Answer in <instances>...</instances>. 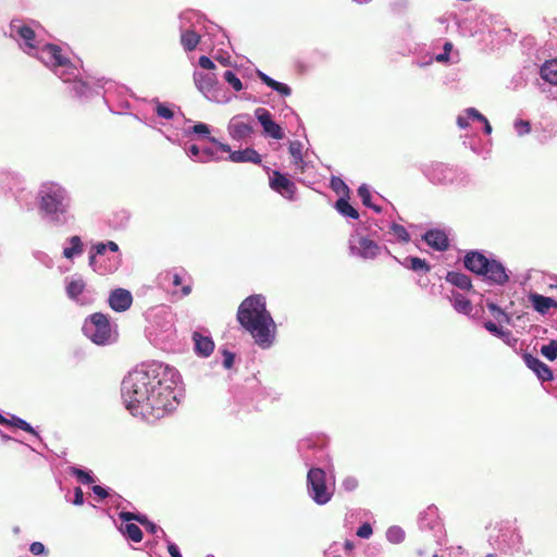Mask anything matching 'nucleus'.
<instances>
[{"mask_svg":"<svg viewBox=\"0 0 557 557\" xmlns=\"http://www.w3.org/2000/svg\"><path fill=\"white\" fill-rule=\"evenodd\" d=\"M450 301L455 310L460 313L469 314L472 311L471 301L460 293L453 292L450 296Z\"/></svg>","mask_w":557,"mask_h":557,"instance_id":"nucleus-23","label":"nucleus"},{"mask_svg":"<svg viewBox=\"0 0 557 557\" xmlns=\"http://www.w3.org/2000/svg\"><path fill=\"white\" fill-rule=\"evenodd\" d=\"M357 193H358V196L361 198L362 203L366 207L372 208L377 213H380L382 211L381 207L375 206L371 202V193L364 184L359 186Z\"/></svg>","mask_w":557,"mask_h":557,"instance_id":"nucleus-31","label":"nucleus"},{"mask_svg":"<svg viewBox=\"0 0 557 557\" xmlns=\"http://www.w3.org/2000/svg\"><path fill=\"white\" fill-rule=\"evenodd\" d=\"M523 361L528 366V368L533 370L536 373L537 377L540 380H542L543 382L553 380L552 370L549 369V367L547 364L542 362L539 358L527 352L523 355Z\"/></svg>","mask_w":557,"mask_h":557,"instance_id":"nucleus-11","label":"nucleus"},{"mask_svg":"<svg viewBox=\"0 0 557 557\" xmlns=\"http://www.w3.org/2000/svg\"><path fill=\"white\" fill-rule=\"evenodd\" d=\"M223 366L226 368V369H230L232 368L233 363H234V354L227 351V350H224L223 351Z\"/></svg>","mask_w":557,"mask_h":557,"instance_id":"nucleus-50","label":"nucleus"},{"mask_svg":"<svg viewBox=\"0 0 557 557\" xmlns=\"http://www.w3.org/2000/svg\"><path fill=\"white\" fill-rule=\"evenodd\" d=\"M230 160L235 163L251 162L253 164L261 163L260 154L253 148H246L244 150H236L231 152Z\"/></svg>","mask_w":557,"mask_h":557,"instance_id":"nucleus-17","label":"nucleus"},{"mask_svg":"<svg viewBox=\"0 0 557 557\" xmlns=\"http://www.w3.org/2000/svg\"><path fill=\"white\" fill-rule=\"evenodd\" d=\"M200 41V36L194 30H186L181 36V44L186 51H193L196 49Z\"/></svg>","mask_w":557,"mask_h":557,"instance_id":"nucleus-27","label":"nucleus"},{"mask_svg":"<svg viewBox=\"0 0 557 557\" xmlns=\"http://www.w3.org/2000/svg\"><path fill=\"white\" fill-rule=\"evenodd\" d=\"M193 341L195 343V352L197 355L201 357H209L213 352L214 343L210 337L195 332L193 334Z\"/></svg>","mask_w":557,"mask_h":557,"instance_id":"nucleus-16","label":"nucleus"},{"mask_svg":"<svg viewBox=\"0 0 557 557\" xmlns=\"http://www.w3.org/2000/svg\"><path fill=\"white\" fill-rule=\"evenodd\" d=\"M236 318L259 347L265 349L272 346L276 324L267 310L264 296L258 294L245 298L238 307Z\"/></svg>","mask_w":557,"mask_h":557,"instance_id":"nucleus-1","label":"nucleus"},{"mask_svg":"<svg viewBox=\"0 0 557 557\" xmlns=\"http://www.w3.org/2000/svg\"><path fill=\"white\" fill-rule=\"evenodd\" d=\"M174 403L173 389L157 379V383L152 384L145 403L139 406L137 416L145 419H160L174 408Z\"/></svg>","mask_w":557,"mask_h":557,"instance_id":"nucleus-3","label":"nucleus"},{"mask_svg":"<svg viewBox=\"0 0 557 557\" xmlns=\"http://www.w3.org/2000/svg\"><path fill=\"white\" fill-rule=\"evenodd\" d=\"M387 537L393 542H399L404 537V533L398 528H391L387 531Z\"/></svg>","mask_w":557,"mask_h":557,"instance_id":"nucleus-45","label":"nucleus"},{"mask_svg":"<svg viewBox=\"0 0 557 557\" xmlns=\"http://www.w3.org/2000/svg\"><path fill=\"white\" fill-rule=\"evenodd\" d=\"M445 278L448 283H450L451 285H454L462 290H470L472 288V283H471L470 277L463 273L449 271L446 274Z\"/></svg>","mask_w":557,"mask_h":557,"instance_id":"nucleus-22","label":"nucleus"},{"mask_svg":"<svg viewBox=\"0 0 557 557\" xmlns=\"http://www.w3.org/2000/svg\"><path fill=\"white\" fill-rule=\"evenodd\" d=\"M302 148L304 146L299 140H293L289 143L288 151L296 165L304 163Z\"/></svg>","mask_w":557,"mask_h":557,"instance_id":"nucleus-30","label":"nucleus"},{"mask_svg":"<svg viewBox=\"0 0 557 557\" xmlns=\"http://www.w3.org/2000/svg\"><path fill=\"white\" fill-rule=\"evenodd\" d=\"M143 525L146 527L147 530L151 533H156L159 529L153 522L149 521L148 519H147L146 523Z\"/></svg>","mask_w":557,"mask_h":557,"instance_id":"nucleus-59","label":"nucleus"},{"mask_svg":"<svg viewBox=\"0 0 557 557\" xmlns=\"http://www.w3.org/2000/svg\"><path fill=\"white\" fill-rule=\"evenodd\" d=\"M85 335L97 345L110 343L112 337V326L108 315L96 312L86 319L84 324Z\"/></svg>","mask_w":557,"mask_h":557,"instance_id":"nucleus-5","label":"nucleus"},{"mask_svg":"<svg viewBox=\"0 0 557 557\" xmlns=\"http://www.w3.org/2000/svg\"><path fill=\"white\" fill-rule=\"evenodd\" d=\"M123 532L129 540L135 543H139L143 540V531L135 523H126Z\"/></svg>","mask_w":557,"mask_h":557,"instance_id":"nucleus-32","label":"nucleus"},{"mask_svg":"<svg viewBox=\"0 0 557 557\" xmlns=\"http://www.w3.org/2000/svg\"><path fill=\"white\" fill-rule=\"evenodd\" d=\"M119 516H120L121 520L126 521V522L135 520V521L139 522L140 524H145L147 521L146 516L137 515V513L129 512V511H122V512H120Z\"/></svg>","mask_w":557,"mask_h":557,"instance_id":"nucleus-39","label":"nucleus"},{"mask_svg":"<svg viewBox=\"0 0 557 557\" xmlns=\"http://www.w3.org/2000/svg\"><path fill=\"white\" fill-rule=\"evenodd\" d=\"M85 282L82 278L71 281L66 286V294L71 299H77L85 289Z\"/></svg>","mask_w":557,"mask_h":557,"instance_id":"nucleus-29","label":"nucleus"},{"mask_svg":"<svg viewBox=\"0 0 557 557\" xmlns=\"http://www.w3.org/2000/svg\"><path fill=\"white\" fill-rule=\"evenodd\" d=\"M465 268L486 280L497 284L505 285L509 276L505 267L495 259H488L479 251H469L463 259Z\"/></svg>","mask_w":557,"mask_h":557,"instance_id":"nucleus-4","label":"nucleus"},{"mask_svg":"<svg viewBox=\"0 0 557 557\" xmlns=\"http://www.w3.org/2000/svg\"><path fill=\"white\" fill-rule=\"evenodd\" d=\"M541 354L549 361H554L557 358V342L550 341L547 345H543Z\"/></svg>","mask_w":557,"mask_h":557,"instance_id":"nucleus-36","label":"nucleus"},{"mask_svg":"<svg viewBox=\"0 0 557 557\" xmlns=\"http://www.w3.org/2000/svg\"><path fill=\"white\" fill-rule=\"evenodd\" d=\"M156 112L158 116L163 117L165 120H171L174 116L173 111L163 103H158Z\"/></svg>","mask_w":557,"mask_h":557,"instance_id":"nucleus-41","label":"nucleus"},{"mask_svg":"<svg viewBox=\"0 0 557 557\" xmlns=\"http://www.w3.org/2000/svg\"><path fill=\"white\" fill-rule=\"evenodd\" d=\"M487 308L492 313H497L498 315L505 317L506 321H509V317L504 312L502 308H499L496 304L490 302L487 304Z\"/></svg>","mask_w":557,"mask_h":557,"instance_id":"nucleus-51","label":"nucleus"},{"mask_svg":"<svg viewBox=\"0 0 557 557\" xmlns=\"http://www.w3.org/2000/svg\"><path fill=\"white\" fill-rule=\"evenodd\" d=\"M335 209L344 216L357 220L359 218L358 211L349 203L348 197H341L335 202Z\"/></svg>","mask_w":557,"mask_h":557,"instance_id":"nucleus-25","label":"nucleus"},{"mask_svg":"<svg viewBox=\"0 0 557 557\" xmlns=\"http://www.w3.org/2000/svg\"><path fill=\"white\" fill-rule=\"evenodd\" d=\"M381 252L380 246L368 237L359 239L358 255L364 259H374Z\"/></svg>","mask_w":557,"mask_h":557,"instance_id":"nucleus-18","label":"nucleus"},{"mask_svg":"<svg viewBox=\"0 0 557 557\" xmlns=\"http://www.w3.org/2000/svg\"><path fill=\"white\" fill-rule=\"evenodd\" d=\"M73 503L77 506H81L84 504V493L81 487H76L74 491V500Z\"/></svg>","mask_w":557,"mask_h":557,"instance_id":"nucleus-53","label":"nucleus"},{"mask_svg":"<svg viewBox=\"0 0 557 557\" xmlns=\"http://www.w3.org/2000/svg\"><path fill=\"white\" fill-rule=\"evenodd\" d=\"M308 492L312 499L319 504H326L332 493L326 487V473L321 468H311L307 474Z\"/></svg>","mask_w":557,"mask_h":557,"instance_id":"nucleus-7","label":"nucleus"},{"mask_svg":"<svg viewBox=\"0 0 557 557\" xmlns=\"http://www.w3.org/2000/svg\"><path fill=\"white\" fill-rule=\"evenodd\" d=\"M451 49H453V44L450 41L445 42L443 53L437 54L435 57V60L440 63L448 62Z\"/></svg>","mask_w":557,"mask_h":557,"instance_id":"nucleus-40","label":"nucleus"},{"mask_svg":"<svg viewBox=\"0 0 557 557\" xmlns=\"http://www.w3.org/2000/svg\"><path fill=\"white\" fill-rule=\"evenodd\" d=\"M193 132L195 134H199V135H203V136H208L210 134L209 126L203 123H198V124L194 125Z\"/></svg>","mask_w":557,"mask_h":557,"instance_id":"nucleus-49","label":"nucleus"},{"mask_svg":"<svg viewBox=\"0 0 557 557\" xmlns=\"http://www.w3.org/2000/svg\"><path fill=\"white\" fill-rule=\"evenodd\" d=\"M529 300L534 310L542 314H545L552 308V305H555V300L553 298L536 293L530 294Z\"/></svg>","mask_w":557,"mask_h":557,"instance_id":"nucleus-21","label":"nucleus"},{"mask_svg":"<svg viewBox=\"0 0 557 557\" xmlns=\"http://www.w3.org/2000/svg\"><path fill=\"white\" fill-rule=\"evenodd\" d=\"M255 113L267 135L274 139H282L284 137L282 127L272 120V115L267 109L258 108Z\"/></svg>","mask_w":557,"mask_h":557,"instance_id":"nucleus-9","label":"nucleus"},{"mask_svg":"<svg viewBox=\"0 0 557 557\" xmlns=\"http://www.w3.org/2000/svg\"><path fill=\"white\" fill-rule=\"evenodd\" d=\"M331 188L338 195H343V197H349V188L345 184V182L336 176L331 178Z\"/></svg>","mask_w":557,"mask_h":557,"instance_id":"nucleus-34","label":"nucleus"},{"mask_svg":"<svg viewBox=\"0 0 557 557\" xmlns=\"http://www.w3.org/2000/svg\"><path fill=\"white\" fill-rule=\"evenodd\" d=\"M71 247H66L63 250V256L66 259H72L75 255H81L83 252V243L79 236H72L70 238Z\"/></svg>","mask_w":557,"mask_h":557,"instance_id":"nucleus-28","label":"nucleus"},{"mask_svg":"<svg viewBox=\"0 0 557 557\" xmlns=\"http://www.w3.org/2000/svg\"><path fill=\"white\" fill-rule=\"evenodd\" d=\"M70 473L76 476V479L83 484H91L95 482L94 476L83 469L72 467L70 468Z\"/></svg>","mask_w":557,"mask_h":557,"instance_id":"nucleus-35","label":"nucleus"},{"mask_svg":"<svg viewBox=\"0 0 557 557\" xmlns=\"http://www.w3.org/2000/svg\"><path fill=\"white\" fill-rule=\"evenodd\" d=\"M182 284V277L180 276V274H174L173 275V285L174 286H180Z\"/></svg>","mask_w":557,"mask_h":557,"instance_id":"nucleus-62","label":"nucleus"},{"mask_svg":"<svg viewBox=\"0 0 557 557\" xmlns=\"http://www.w3.org/2000/svg\"><path fill=\"white\" fill-rule=\"evenodd\" d=\"M457 124L460 128H467L469 126L468 116H458Z\"/></svg>","mask_w":557,"mask_h":557,"instance_id":"nucleus-58","label":"nucleus"},{"mask_svg":"<svg viewBox=\"0 0 557 557\" xmlns=\"http://www.w3.org/2000/svg\"><path fill=\"white\" fill-rule=\"evenodd\" d=\"M92 492L99 496L101 499H104L109 496V493L107 492L106 488H103L102 486L100 485H94L92 486Z\"/></svg>","mask_w":557,"mask_h":557,"instance_id":"nucleus-55","label":"nucleus"},{"mask_svg":"<svg viewBox=\"0 0 557 557\" xmlns=\"http://www.w3.org/2000/svg\"><path fill=\"white\" fill-rule=\"evenodd\" d=\"M190 292H191V287H190L189 285H185V286H183V288H182V295H183V296H187V295H189V294H190Z\"/></svg>","mask_w":557,"mask_h":557,"instance_id":"nucleus-64","label":"nucleus"},{"mask_svg":"<svg viewBox=\"0 0 557 557\" xmlns=\"http://www.w3.org/2000/svg\"><path fill=\"white\" fill-rule=\"evenodd\" d=\"M133 304V296L129 290L116 288L109 296V306L116 312L126 311Z\"/></svg>","mask_w":557,"mask_h":557,"instance_id":"nucleus-10","label":"nucleus"},{"mask_svg":"<svg viewBox=\"0 0 557 557\" xmlns=\"http://www.w3.org/2000/svg\"><path fill=\"white\" fill-rule=\"evenodd\" d=\"M194 81L197 88L206 96H208L218 84L216 77L212 73L195 72Z\"/></svg>","mask_w":557,"mask_h":557,"instance_id":"nucleus-14","label":"nucleus"},{"mask_svg":"<svg viewBox=\"0 0 557 557\" xmlns=\"http://www.w3.org/2000/svg\"><path fill=\"white\" fill-rule=\"evenodd\" d=\"M223 77L234 88V90L239 91L243 89V84L234 72L226 71Z\"/></svg>","mask_w":557,"mask_h":557,"instance_id":"nucleus-38","label":"nucleus"},{"mask_svg":"<svg viewBox=\"0 0 557 557\" xmlns=\"http://www.w3.org/2000/svg\"><path fill=\"white\" fill-rule=\"evenodd\" d=\"M372 534V527L370 523H363L361 524L357 530V535L362 539H368Z\"/></svg>","mask_w":557,"mask_h":557,"instance_id":"nucleus-44","label":"nucleus"},{"mask_svg":"<svg viewBox=\"0 0 557 557\" xmlns=\"http://www.w3.org/2000/svg\"><path fill=\"white\" fill-rule=\"evenodd\" d=\"M198 63L202 69H206V70H214L215 69V64L213 63V61L206 55H201L199 58Z\"/></svg>","mask_w":557,"mask_h":557,"instance_id":"nucleus-48","label":"nucleus"},{"mask_svg":"<svg viewBox=\"0 0 557 557\" xmlns=\"http://www.w3.org/2000/svg\"><path fill=\"white\" fill-rule=\"evenodd\" d=\"M423 239L430 247L438 251H445L449 246L446 233L440 230L428 231L423 235Z\"/></svg>","mask_w":557,"mask_h":557,"instance_id":"nucleus-13","label":"nucleus"},{"mask_svg":"<svg viewBox=\"0 0 557 557\" xmlns=\"http://www.w3.org/2000/svg\"><path fill=\"white\" fill-rule=\"evenodd\" d=\"M403 264L414 272L428 273L431 270L430 264L419 257H407Z\"/></svg>","mask_w":557,"mask_h":557,"instance_id":"nucleus-26","label":"nucleus"},{"mask_svg":"<svg viewBox=\"0 0 557 557\" xmlns=\"http://www.w3.org/2000/svg\"><path fill=\"white\" fill-rule=\"evenodd\" d=\"M92 250H95V253H90L89 256V265L92 267L94 271L106 274L111 273L116 270L115 264H110L108 268H102V265L97 264V256L103 255L107 250V246L104 243H98L92 247Z\"/></svg>","mask_w":557,"mask_h":557,"instance_id":"nucleus-19","label":"nucleus"},{"mask_svg":"<svg viewBox=\"0 0 557 557\" xmlns=\"http://www.w3.org/2000/svg\"><path fill=\"white\" fill-rule=\"evenodd\" d=\"M29 550L34 555H40L45 552V545L40 542H34L30 544Z\"/></svg>","mask_w":557,"mask_h":557,"instance_id":"nucleus-52","label":"nucleus"},{"mask_svg":"<svg viewBox=\"0 0 557 557\" xmlns=\"http://www.w3.org/2000/svg\"><path fill=\"white\" fill-rule=\"evenodd\" d=\"M392 228H393L395 235L400 240H403L405 243L409 242L410 235H409V233L407 232V230L403 225L394 224Z\"/></svg>","mask_w":557,"mask_h":557,"instance_id":"nucleus-42","label":"nucleus"},{"mask_svg":"<svg viewBox=\"0 0 557 557\" xmlns=\"http://www.w3.org/2000/svg\"><path fill=\"white\" fill-rule=\"evenodd\" d=\"M484 327L492 334L500 338H508L510 336L509 331H505L502 327H498L494 322L487 321L484 323Z\"/></svg>","mask_w":557,"mask_h":557,"instance_id":"nucleus-37","label":"nucleus"},{"mask_svg":"<svg viewBox=\"0 0 557 557\" xmlns=\"http://www.w3.org/2000/svg\"><path fill=\"white\" fill-rule=\"evenodd\" d=\"M273 90L277 91L282 96H289L292 94V89L283 83L276 82L274 87H272Z\"/></svg>","mask_w":557,"mask_h":557,"instance_id":"nucleus-46","label":"nucleus"},{"mask_svg":"<svg viewBox=\"0 0 557 557\" xmlns=\"http://www.w3.org/2000/svg\"><path fill=\"white\" fill-rule=\"evenodd\" d=\"M466 114L468 117H472L474 120H478L480 122H486V117L480 113L476 109L474 108H469L466 110Z\"/></svg>","mask_w":557,"mask_h":557,"instance_id":"nucleus-47","label":"nucleus"},{"mask_svg":"<svg viewBox=\"0 0 557 557\" xmlns=\"http://www.w3.org/2000/svg\"><path fill=\"white\" fill-rule=\"evenodd\" d=\"M253 132L250 123L240 120V116L232 119L228 133L233 139L240 140L249 137Z\"/></svg>","mask_w":557,"mask_h":557,"instance_id":"nucleus-12","label":"nucleus"},{"mask_svg":"<svg viewBox=\"0 0 557 557\" xmlns=\"http://www.w3.org/2000/svg\"><path fill=\"white\" fill-rule=\"evenodd\" d=\"M270 187L287 199H293L296 191L295 183L280 171H273L270 177Z\"/></svg>","mask_w":557,"mask_h":557,"instance_id":"nucleus-8","label":"nucleus"},{"mask_svg":"<svg viewBox=\"0 0 557 557\" xmlns=\"http://www.w3.org/2000/svg\"><path fill=\"white\" fill-rule=\"evenodd\" d=\"M42 52L48 53L49 60L52 62L54 67L67 66L71 64L70 59L62 54L61 47L55 44H46L42 48Z\"/></svg>","mask_w":557,"mask_h":557,"instance_id":"nucleus-15","label":"nucleus"},{"mask_svg":"<svg viewBox=\"0 0 557 557\" xmlns=\"http://www.w3.org/2000/svg\"><path fill=\"white\" fill-rule=\"evenodd\" d=\"M153 383H157V377L146 371H135L123 380L122 397L132 414L137 416Z\"/></svg>","mask_w":557,"mask_h":557,"instance_id":"nucleus-2","label":"nucleus"},{"mask_svg":"<svg viewBox=\"0 0 557 557\" xmlns=\"http://www.w3.org/2000/svg\"><path fill=\"white\" fill-rule=\"evenodd\" d=\"M517 126H521V128H523V132H524V133H529V132H530V129H531V125H530V123H529L528 121H522V120H521V121H519V122L517 123Z\"/></svg>","mask_w":557,"mask_h":557,"instance_id":"nucleus-60","label":"nucleus"},{"mask_svg":"<svg viewBox=\"0 0 557 557\" xmlns=\"http://www.w3.org/2000/svg\"><path fill=\"white\" fill-rule=\"evenodd\" d=\"M541 77L553 85H557V60L546 61L543 64Z\"/></svg>","mask_w":557,"mask_h":557,"instance_id":"nucleus-24","label":"nucleus"},{"mask_svg":"<svg viewBox=\"0 0 557 557\" xmlns=\"http://www.w3.org/2000/svg\"><path fill=\"white\" fill-rule=\"evenodd\" d=\"M168 552L171 557H182L178 547L172 542H169L168 544Z\"/></svg>","mask_w":557,"mask_h":557,"instance_id":"nucleus-56","label":"nucleus"},{"mask_svg":"<svg viewBox=\"0 0 557 557\" xmlns=\"http://www.w3.org/2000/svg\"><path fill=\"white\" fill-rule=\"evenodd\" d=\"M8 425H12V426H15V428H18L27 433H30L35 436H37V432L33 429V426L26 422L25 420L18 418V417H15V416H12L11 419H9V423Z\"/></svg>","mask_w":557,"mask_h":557,"instance_id":"nucleus-33","label":"nucleus"},{"mask_svg":"<svg viewBox=\"0 0 557 557\" xmlns=\"http://www.w3.org/2000/svg\"><path fill=\"white\" fill-rule=\"evenodd\" d=\"M106 246H107V249H109L113 252H116L119 250L117 244L112 240H109L108 243H106Z\"/></svg>","mask_w":557,"mask_h":557,"instance_id":"nucleus-61","label":"nucleus"},{"mask_svg":"<svg viewBox=\"0 0 557 557\" xmlns=\"http://www.w3.org/2000/svg\"><path fill=\"white\" fill-rule=\"evenodd\" d=\"M11 29H15L16 34L24 40L25 46L29 49H36L35 39L36 34L35 30L27 25H16L15 21L11 22Z\"/></svg>","mask_w":557,"mask_h":557,"instance_id":"nucleus-20","label":"nucleus"},{"mask_svg":"<svg viewBox=\"0 0 557 557\" xmlns=\"http://www.w3.org/2000/svg\"><path fill=\"white\" fill-rule=\"evenodd\" d=\"M210 141L214 143V144H218L219 145V148L224 151V152H232L231 151V147L226 144H222V143H219L214 137H209Z\"/></svg>","mask_w":557,"mask_h":557,"instance_id":"nucleus-57","label":"nucleus"},{"mask_svg":"<svg viewBox=\"0 0 557 557\" xmlns=\"http://www.w3.org/2000/svg\"><path fill=\"white\" fill-rule=\"evenodd\" d=\"M39 208L46 214L65 213L67 209L65 189L57 184H48L40 191Z\"/></svg>","mask_w":557,"mask_h":557,"instance_id":"nucleus-6","label":"nucleus"},{"mask_svg":"<svg viewBox=\"0 0 557 557\" xmlns=\"http://www.w3.org/2000/svg\"><path fill=\"white\" fill-rule=\"evenodd\" d=\"M342 486L345 491L352 492L358 487V481L354 476H347L343 480Z\"/></svg>","mask_w":557,"mask_h":557,"instance_id":"nucleus-43","label":"nucleus"},{"mask_svg":"<svg viewBox=\"0 0 557 557\" xmlns=\"http://www.w3.org/2000/svg\"><path fill=\"white\" fill-rule=\"evenodd\" d=\"M258 76L267 86H269L270 88L274 87L276 81H274L273 78H271L262 72H258Z\"/></svg>","mask_w":557,"mask_h":557,"instance_id":"nucleus-54","label":"nucleus"},{"mask_svg":"<svg viewBox=\"0 0 557 557\" xmlns=\"http://www.w3.org/2000/svg\"><path fill=\"white\" fill-rule=\"evenodd\" d=\"M344 547H345L346 550L351 552L354 549L355 545H354V543L351 541L347 540L345 542V544H344Z\"/></svg>","mask_w":557,"mask_h":557,"instance_id":"nucleus-63","label":"nucleus"}]
</instances>
